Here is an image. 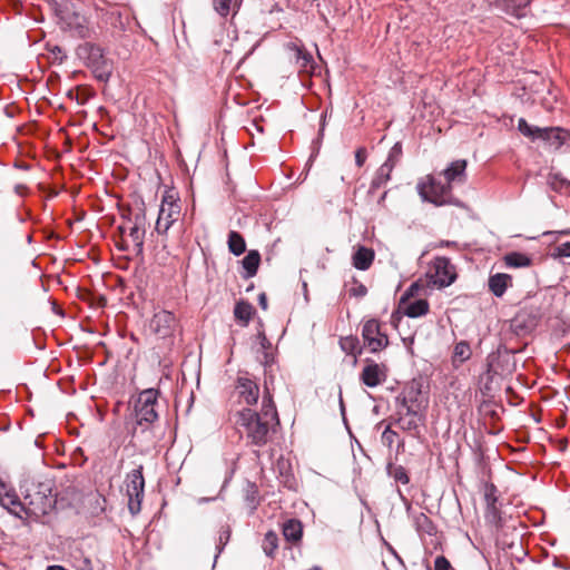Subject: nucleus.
I'll list each match as a JSON object with an SVG mask.
<instances>
[{
  "instance_id": "nucleus-1",
  "label": "nucleus",
  "mask_w": 570,
  "mask_h": 570,
  "mask_svg": "<svg viewBox=\"0 0 570 570\" xmlns=\"http://www.w3.org/2000/svg\"><path fill=\"white\" fill-rule=\"evenodd\" d=\"M235 425L245 435L246 444L263 448L279 426V417L272 395H263L259 411L244 407L235 413Z\"/></svg>"
},
{
  "instance_id": "nucleus-2",
  "label": "nucleus",
  "mask_w": 570,
  "mask_h": 570,
  "mask_svg": "<svg viewBox=\"0 0 570 570\" xmlns=\"http://www.w3.org/2000/svg\"><path fill=\"white\" fill-rule=\"evenodd\" d=\"M58 505L62 509L66 507L63 499H58L52 480L31 482L23 493L21 505L23 514L17 513V518L29 528L32 523L49 524V515L56 511Z\"/></svg>"
},
{
  "instance_id": "nucleus-3",
  "label": "nucleus",
  "mask_w": 570,
  "mask_h": 570,
  "mask_svg": "<svg viewBox=\"0 0 570 570\" xmlns=\"http://www.w3.org/2000/svg\"><path fill=\"white\" fill-rule=\"evenodd\" d=\"M76 56L89 68L94 77L101 82H107L112 73V62L106 57L105 50L90 41L77 46Z\"/></svg>"
},
{
  "instance_id": "nucleus-4",
  "label": "nucleus",
  "mask_w": 570,
  "mask_h": 570,
  "mask_svg": "<svg viewBox=\"0 0 570 570\" xmlns=\"http://www.w3.org/2000/svg\"><path fill=\"white\" fill-rule=\"evenodd\" d=\"M56 13L61 24V28L68 30L72 36L88 39L92 35V30L89 27L88 19L73 10V4L70 0H61L57 3Z\"/></svg>"
},
{
  "instance_id": "nucleus-5",
  "label": "nucleus",
  "mask_w": 570,
  "mask_h": 570,
  "mask_svg": "<svg viewBox=\"0 0 570 570\" xmlns=\"http://www.w3.org/2000/svg\"><path fill=\"white\" fill-rule=\"evenodd\" d=\"M180 215L181 204L178 193L174 188L165 190L155 226L157 234L166 235Z\"/></svg>"
},
{
  "instance_id": "nucleus-6",
  "label": "nucleus",
  "mask_w": 570,
  "mask_h": 570,
  "mask_svg": "<svg viewBox=\"0 0 570 570\" xmlns=\"http://www.w3.org/2000/svg\"><path fill=\"white\" fill-rule=\"evenodd\" d=\"M160 392L157 389H146L141 391L134 404V413L136 417V425L147 426L158 421V396Z\"/></svg>"
},
{
  "instance_id": "nucleus-7",
  "label": "nucleus",
  "mask_w": 570,
  "mask_h": 570,
  "mask_svg": "<svg viewBox=\"0 0 570 570\" xmlns=\"http://www.w3.org/2000/svg\"><path fill=\"white\" fill-rule=\"evenodd\" d=\"M417 193L424 202L435 206L452 204V186L428 175L417 184Z\"/></svg>"
},
{
  "instance_id": "nucleus-8",
  "label": "nucleus",
  "mask_w": 570,
  "mask_h": 570,
  "mask_svg": "<svg viewBox=\"0 0 570 570\" xmlns=\"http://www.w3.org/2000/svg\"><path fill=\"white\" fill-rule=\"evenodd\" d=\"M391 420V424H396L412 438L422 441L421 428L425 425L426 411L396 405L395 414Z\"/></svg>"
},
{
  "instance_id": "nucleus-9",
  "label": "nucleus",
  "mask_w": 570,
  "mask_h": 570,
  "mask_svg": "<svg viewBox=\"0 0 570 570\" xmlns=\"http://www.w3.org/2000/svg\"><path fill=\"white\" fill-rule=\"evenodd\" d=\"M543 315L544 312L540 305L527 304L511 320L510 327L517 336H525L537 328Z\"/></svg>"
},
{
  "instance_id": "nucleus-10",
  "label": "nucleus",
  "mask_w": 570,
  "mask_h": 570,
  "mask_svg": "<svg viewBox=\"0 0 570 570\" xmlns=\"http://www.w3.org/2000/svg\"><path fill=\"white\" fill-rule=\"evenodd\" d=\"M362 338L364 346L367 347L371 353H380L390 345L385 324L377 318H370L363 322Z\"/></svg>"
},
{
  "instance_id": "nucleus-11",
  "label": "nucleus",
  "mask_w": 570,
  "mask_h": 570,
  "mask_svg": "<svg viewBox=\"0 0 570 570\" xmlns=\"http://www.w3.org/2000/svg\"><path fill=\"white\" fill-rule=\"evenodd\" d=\"M483 498L485 502L484 519L488 525L493 527L497 531L501 530L504 525L502 511L498 507L499 490L492 482H484Z\"/></svg>"
},
{
  "instance_id": "nucleus-12",
  "label": "nucleus",
  "mask_w": 570,
  "mask_h": 570,
  "mask_svg": "<svg viewBox=\"0 0 570 570\" xmlns=\"http://www.w3.org/2000/svg\"><path fill=\"white\" fill-rule=\"evenodd\" d=\"M426 276L433 285L446 287L455 281L456 272L450 258L439 256L433 259Z\"/></svg>"
},
{
  "instance_id": "nucleus-13",
  "label": "nucleus",
  "mask_w": 570,
  "mask_h": 570,
  "mask_svg": "<svg viewBox=\"0 0 570 570\" xmlns=\"http://www.w3.org/2000/svg\"><path fill=\"white\" fill-rule=\"evenodd\" d=\"M395 405L426 411L428 399L423 396L422 383L417 380L409 382L395 397Z\"/></svg>"
},
{
  "instance_id": "nucleus-14",
  "label": "nucleus",
  "mask_w": 570,
  "mask_h": 570,
  "mask_svg": "<svg viewBox=\"0 0 570 570\" xmlns=\"http://www.w3.org/2000/svg\"><path fill=\"white\" fill-rule=\"evenodd\" d=\"M235 391L240 401L248 407L257 404L259 399V385L248 372H239L235 380Z\"/></svg>"
},
{
  "instance_id": "nucleus-15",
  "label": "nucleus",
  "mask_w": 570,
  "mask_h": 570,
  "mask_svg": "<svg viewBox=\"0 0 570 570\" xmlns=\"http://www.w3.org/2000/svg\"><path fill=\"white\" fill-rule=\"evenodd\" d=\"M150 330L160 338L170 337L178 326L175 314L167 309H161L154 314L150 320Z\"/></svg>"
},
{
  "instance_id": "nucleus-16",
  "label": "nucleus",
  "mask_w": 570,
  "mask_h": 570,
  "mask_svg": "<svg viewBox=\"0 0 570 570\" xmlns=\"http://www.w3.org/2000/svg\"><path fill=\"white\" fill-rule=\"evenodd\" d=\"M366 366L360 375L361 382L367 387H375L386 380V367L384 364H377L367 358Z\"/></svg>"
},
{
  "instance_id": "nucleus-17",
  "label": "nucleus",
  "mask_w": 570,
  "mask_h": 570,
  "mask_svg": "<svg viewBox=\"0 0 570 570\" xmlns=\"http://www.w3.org/2000/svg\"><path fill=\"white\" fill-rule=\"evenodd\" d=\"M531 0H495L494 6L502 10L504 13L522 19L527 16V8L530 6Z\"/></svg>"
},
{
  "instance_id": "nucleus-18",
  "label": "nucleus",
  "mask_w": 570,
  "mask_h": 570,
  "mask_svg": "<svg viewBox=\"0 0 570 570\" xmlns=\"http://www.w3.org/2000/svg\"><path fill=\"white\" fill-rule=\"evenodd\" d=\"M375 259V252L371 247L357 245L352 255V265L358 271H367Z\"/></svg>"
},
{
  "instance_id": "nucleus-19",
  "label": "nucleus",
  "mask_w": 570,
  "mask_h": 570,
  "mask_svg": "<svg viewBox=\"0 0 570 570\" xmlns=\"http://www.w3.org/2000/svg\"><path fill=\"white\" fill-rule=\"evenodd\" d=\"M466 166L465 159H458L452 161L443 171L445 183L452 186L453 183H464L466 180Z\"/></svg>"
},
{
  "instance_id": "nucleus-20",
  "label": "nucleus",
  "mask_w": 570,
  "mask_h": 570,
  "mask_svg": "<svg viewBox=\"0 0 570 570\" xmlns=\"http://www.w3.org/2000/svg\"><path fill=\"white\" fill-rule=\"evenodd\" d=\"M570 134L561 127H543V134L540 141L549 147L559 149L566 144Z\"/></svg>"
},
{
  "instance_id": "nucleus-21",
  "label": "nucleus",
  "mask_w": 570,
  "mask_h": 570,
  "mask_svg": "<svg viewBox=\"0 0 570 570\" xmlns=\"http://www.w3.org/2000/svg\"><path fill=\"white\" fill-rule=\"evenodd\" d=\"M126 493L145 492L144 466L140 464L126 475Z\"/></svg>"
},
{
  "instance_id": "nucleus-22",
  "label": "nucleus",
  "mask_w": 570,
  "mask_h": 570,
  "mask_svg": "<svg viewBox=\"0 0 570 570\" xmlns=\"http://www.w3.org/2000/svg\"><path fill=\"white\" fill-rule=\"evenodd\" d=\"M511 285L512 276L509 274L498 273L489 277V289L497 297H501Z\"/></svg>"
},
{
  "instance_id": "nucleus-23",
  "label": "nucleus",
  "mask_w": 570,
  "mask_h": 570,
  "mask_svg": "<svg viewBox=\"0 0 570 570\" xmlns=\"http://www.w3.org/2000/svg\"><path fill=\"white\" fill-rule=\"evenodd\" d=\"M261 264V254L256 249H252L247 253V255L242 259V265L244 268L243 278L248 279L254 277L257 274L258 267Z\"/></svg>"
},
{
  "instance_id": "nucleus-24",
  "label": "nucleus",
  "mask_w": 570,
  "mask_h": 570,
  "mask_svg": "<svg viewBox=\"0 0 570 570\" xmlns=\"http://www.w3.org/2000/svg\"><path fill=\"white\" fill-rule=\"evenodd\" d=\"M392 171L393 169H391L390 165L382 164L371 180L368 195H374L381 187L386 185L391 179Z\"/></svg>"
},
{
  "instance_id": "nucleus-25",
  "label": "nucleus",
  "mask_w": 570,
  "mask_h": 570,
  "mask_svg": "<svg viewBox=\"0 0 570 570\" xmlns=\"http://www.w3.org/2000/svg\"><path fill=\"white\" fill-rule=\"evenodd\" d=\"M255 314L254 306L247 301H239L235 304L234 316L242 323V326H247Z\"/></svg>"
},
{
  "instance_id": "nucleus-26",
  "label": "nucleus",
  "mask_w": 570,
  "mask_h": 570,
  "mask_svg": "<svg viewBox=\"0 0 570 570\" xmlns=\"http://www.w3.org/2000/svg\"><path fill=\"white\" fill-rule=\"evenodd\" d=\"M283 535L289 542H297L303 535L302 522L297 519H289L283 524Z\"/></svg>"
},
{
  "instance_id": "nucleus-27",
  "label": "nucleus",
  "mask_w": 570,
  "mask_h": 570,
  "mask_svg": "<svg viewBox=\"0 0 570 570\" xmlns=\"http://www.w3.org/2000/svg\"><path fill=\"white\" fill-rule=\"evenodd\" d=\"M0 504L14 517H17V513L23 514V511H21L22 501L12 489L4 492Z\"/></svg>"
},
{
  "instance_id": "nucleus-28",
  "label": "nucleus",
  "mask_w": 570,
  "mask_h": 570,
  "mask_svg": "<svg viewBox=\"0 0 570 570\" xmlns=\"http://www.w3.org/2000/svg\"><path fill=\"white\" fill-rule=\"evenodd\" d=\"M518 130L532 142L540 141L543 134V127L531 125L524 118L518 120Z\"/></svg>"
},
{
  "instance_id": "nucleus-29",
  "label": "nucleus",
  "mask_w": 570,
  "mask_h": 570,
  "mask_svg": "<svg viewBox=\"0 0 570 570\" xmlns=\"http://www.w3.org/2000/svg\"><path fill=\"white\" fill-rule=\"evenodd\" d=\"M518 130L532 142L540 141L543 134V127L531 125L524 118L518 120Z\"/></svg>"
},
{
  "instance_id": "nucleus-30",
  "label": "nucleus",
  "mask_w": 570,
  "mask_h": 570,
  "mask_svg": "<svg viewBox=\"0 0 570 570\" xmlns=\"http://www.w3.org/2000/svg\"><path fill=\"white\" fill-rule=\"evenodd\" d=\"M504 263L513 268L529 267L532 265V258L524 253L511 252L504 256Z\"/></svg>"
},
{
  "instance_id": "nucleus-31",
  "label": "nucleus",
  "mask_w": 570,
  "mask_h": 570,
  "mask_svg": "<svg viewBox=\"0 0 570 570\" xmlns=\"http://www.w3.org/2000/svg\"><path fill=\"white\" fill-rule=\"evenodd\" d=\"M228 249L235 256H239L246 250V242L243 235L236 230L228 233L227 239Z\"/></svg>"
},
{
  "instance_id": "nucleus-32",
  "label": "nucleus",
  "mask_w": 570,
  "mask_h": 570,
  "mask_svg": "<svg viewBox=\"0 0 570 570\" xmlns=\"http://www.w3.org/2000/svg\"><path fill=\"white\" fill-rule=\"evenodd\" d=\"M430 309V304L426 299L420 298L414 302H411L407 304V306L404 309V314L407 317L416 318L423 315H426Z\"/></svg>"
},
{
  "instance_id": "nucleus-33",
  "label": "nucleus",
  "mask_w": 570,
  "mask_h": 570,
  "mask_svg": "<svg viewBox=\"0 0 570 570\" xmlns=\"http://www.w3.org/2000/svg\"><path fill=\"white\" fill-rule=\"evenodd\" d=\"M472 355L470 344L466 341H460L455 344L452 355V362L456 366L468 361Z\"/></svg>"
},
{
  "instance_id": "nucleus-34",
  "label": "nucleus",
  "mask_w": 570,
  "mask_h": 570,
  "mask_svg": "<svg viewBox=\"0 0 570 570\" xmlns=\"http://www.w3.org/2000/svg\"><path fill=\"white\" fill-rule=\"evenodd\" d=\"M386 473L390 478H392L395 482L407 484L410 482V476L407 470L402 465H396L394 463H387Z\"/></svg>"
},
{
  "instance_id": "nucleus-35",
  "label": "nucleus",
  "mask_w": 570,
  "mask_h": 570,
  "mask_svg": "<svg viewBox=\"0 0 570 570\" xmlns=\"http://www.w3.org/2000/svg\"><path fill=\"white\" fill-rule=\"evenodd\" d=\"M242 0H213L214 10L222 17L226 18L232 9H238Z\"/></svg>"
},
{
  "instance_id": "nucleus-36",
  "label": "nucleus",
  "mask_w": 570,
  "mask_h": 570,
  "mask_svg": "<svg viewBox=\"0 0 570 570\" xmlns=\"http://www.w3.org/2000/svg\"><path fill=\"white\" fill-rule=\"evenodd\" d=\"M340 346L343 352L350 355H360L362 348L360 347V341L356 336L350 335L340 338Z\"/></svg>"
},
{
  "instance_id": "nucleus-37",
  "label": "nucleus",
  "mask_w": 570,
  "mask_h": 570,
  "mask_svg": "<svg viewBox=\"0 0 570 570\" xmlns=\"http://www.w3.org/2000/svg\"><path fill=\"white\" fill-rule=\"evenodd\" d=\"M245 501L252 511L256 510L259 505L261 498L258 487L254 482H248L245 490Z\"/></svg>"
},
{
  "instance_id": "nucleus-38",
  "label": "nucleus",
  "mask_w": 570,
  "mask_h": 570,
  "mask_svg": "<svg viewBox=\"0 0 570 570\" xmlns=\"http://www.w3.org/2000/svg\"><path fill=\"white\" fill-rule=\"evenodd\" d=\"M232 535V527L228 523H225L219 529L218 540L216 542V556L215 561L218 556L224 551L226 544L229 542Z\"/></svg>"
},
{
  "instance_id": "nucleus-39",
  "label": "nucleus",
  "mask_w": 570,
  "mask_h": 570,
  "mask_svg": "<svg viewBox=\"0 0 570 570\" xmlns=\"http://www.w3.org/2000/svg\"><path fill=\"white\" fill-rule=\"evenodd\" d=\"M145 232V227L135 224L129 228V236L132 239L138 254L142 253L144 249Z\"/></svg>"
},
{
  "instance_id": "nucleus-40",
  "label": "nucleus",
  "mask_w": 570,
  "mask_h": 570,
  "mask_svg": "<svg viewBox=\"0 0 570 570\" xmlns=\"http://www.w3.org/2000/svg\"><path fill=\"white\" fill-rule=\"evenodd\" d=\"M415 525L419 531L425 532L430 535L434 534L436 531L432 520L423 512L415 517Z\"/></svg>"
},
{
  "instance_id": "nucleus-41",
  "label": "nucleus",
  "mask_w": 570,
  "mask_h": 570,
  "mask_svg": "<svg viewBox=\"0 0 570 570\" xmlns=\"http://www.w3.org/2000/svg\"><path fill=\"white\" fill-rule=\"evenodd\" d=\"M278 547V537L274 531H268L263 540V550L267 557H273Z\"/></svg>"
},
{
  "instance_id": "nucleus-42",
  "label": "nucleus",
  "mask_w": 570,
  "mask_h": 570,
  "mask_svg": "<svg viewBox=\"0 0 570 570\" xmlns=\"http://www.w3.org/2000/svg\"><path fill=\"white\" fill-rule=\"evenodd\" d=\"M402 154H403L402 142L397 141L390 149L387 158L383 163V165H390L391 169H394V167L399 164V161L402 157Z\"/></svg>"
},
{
  "instance_id": "nucleus-43",
  "label": "nucleus",
  "mask_w": 570,
  "mask_h": 570,
  "mask_svg": "<svg viewBox=\"0 0 570 570\" xmlns=\"http://www.w3.org/2000/svg\"><path fill=\"white\" fill-rule=\"evenodd\" d=\"M146 206L145 202L140 199L136 203L135 209H132V223L138 226H146Z\"/></svg>"
},
{
  "instance_id": "nucleus-44",
  "label": "nucleus",
  "mask_w": 570,
  "mask_h": 570,
  "mask_svg": "<svg viewBox=\"0 0 570 570\" xmlns=\"http://www.w3.org/2000/svg\"><path fill=\"white\" fill-rule=\"evenodd\" d=\"M144 494L145 492L127 493L128 509L132 515H136L140 512Z\"/></svg>"
},
{
  "instance_id": "nucleus-45",
  "label": "nucleus",
  "mask_w": 570,
  "mask_h": 570,
  "mask_svg": "<svg viewBox=\"0 0 570 570\" xmlns=\"http://www.w3.org/2000/svg\"><path fill=\"white\" fill-rule=\"evenodd\" d=\"M422 285L419 282L412 283L401 296L400 303H405L411 297H414L421 291Z\"/></svg>"
},
{
  "instance_id": "nucleus-46",
  "label": "nucleus",
  "mask_w": 570,
  "mask_h": 570,
  "mask_svg": "<svg viewBox=\"0 0 570 570\" xmlns=\"http://www.w3.org/2000/svg\"><path fill=\"white\" fill-rule=\"evenodd\" d=\"M396 436H397V433L391 429V424H390L383 431L381 440L384 445H386L387 448H392Z\"/></svg>"
},
{
  "instance_id": "nucleus-47",
  "label": "nucleus",
  "mask_w": 570,
  "mask_h": 570,
  "mask_svg": "<svg viewBox=\"0 0 570 570\" xmlns=\"http://www.w3.org/2000/svg\"><path fill=\"white\" fill-rule=\"evenodd\" d=\"M551 255L554 258L570 257V242L556 246Z\"/></svg>"
},
{
  "instance_id": "nucleus-48",
  "label": "nucleus",
  "mask_w": 570,
  "mask_h": 570,
  "mask_svg": "<svg viewBox=\"0 0 570 570\" xmlns=\"http://www.w3.org/2000/svg\"><path fill=\"white\" fill-rule=\"evenodd\" d=\"M354 287L350 288L348 293L354 297H364L367 294V287L360 283L355 277L353 278Z\"/></svg>"
},
{
  "instance_id": "nucleus-49",
  "label": "nucleus",
  "mask_w": 570,
  "mask_h": 570,
  "mask_svg": "<svg viewBox=\"0 0 570 570\" xmlns=\"http://www.w3.org/2000/svg\"><path fill=\"white\" fill-rule=\"evenodd\" d=\"M434 570H455L444 556H438L434 560Z\"/></svg>"
},
{
  "instance_id": "nucleus-50",
  "label": "nucleus",
  "mask_w": 570,
  "mask_h": 570,
  "mask_svg": "<svg viewBox=\"0 0 570 570\" xmlns=\"http://www.w3.org/2000/svg\"><path fill=\"white\" fill-rule=\"evenodd\" d=\"M367 158V151L365 147H360L355 151V164L357 167H363Z\"/></svg>"
},
{
  "instance_id": "nucleus-51",
  "label": "nucleus",
  "mask_w": 570,
  "mask_h": 570,
  "mask_svg": "<svg viewBox=\"0 0 570 570\" xmlns=\"http://www.w3.org/2000/svg\"><path fill=\"white\" fill-rule=\"evenodd\" d=\"M49 51L53 55L55 59L59 60L60 63L67 59V55L60 46H53Z\"/></svg>"
},
{
  "instance_id": "nucleus-52",
  "label": "nucleus",
  "mask_w": 570,
  "mask_h": 570,
  "mask_svg": "<svg viewBox=\"0 0 570 570\" xmlns=\"http://www.w3.org/2000/svg\"><path fill=\"white\" fill-rule=\"evenodd\" d=\"M257 338L259 340V344L263 351L272 350V343L267 338L264 331H259L257 334Z\"/></svg>"
},
{
  "instance_id": "nucleus-53",
  "label": "nucleus",
  "mask_w": 570,
  "mask_h": 570,
  "mask_svg": "<svg viewBox=\"0 0 570 570\" xmlns=\"http://www.w3.org/2000/svg\"><path fill=\"white\" fill-rule=\"evenodd\" d=\"M261 362L265 367H269L273 365V363L275 362V357L271 350L263 351V358Z\"/></svg>"
},
{
  "instance_id": "nucleus-54",
  "label": "nucleus",
  "mask_w": 570,
  "mask_h": 570,
  "mask_svg": "<svg viewBox=\"0 0 570 570\" xmlns=\"http://www.w3.org/2000/svg\"><path fill=\"white\" fill-rule=\"evenodd\" d=\"M77 570H95L92 561L89 558L78 560Z\"/></svg>"
},
{
  "instance_id": "nucleus-55",
  "label": "nucleus",
  "mask_w": 570,
  "mask_h": 570,
  "mask_svg": "<svg viewBox=\"0 0 570 570\" xmlns=\"http://www.w3.org/2000/svg\"><path fill=\"white\" fill-rule=\"evenodd\" d=\"M258 304L261 306L262 309L266 311L267 307H268V304H267V296L265 293H261L258 295Z\"/></svg>"
},
{
  "instance_id": "nucleus-56",
  "label": "nucleus",
  "mask_w": 570,
  "mask_h": 570,
  "mask_svg": "<svg viewBox=\"0 0 570 570\" xmlns=\"http://www.w3.org/2000/svg\"><path fill=\"white\" fill-rule=\"evenodd\" d=\"M121 218L128 222L132 219V209L130 207L124 208L121 210Z\"/></svg>"
},
{
  "instance_id": "nucleus-57",
  "label": "nucleus",
  "mask_w": 570,
  "mask_h": 570,
  "mask_svg": "<svg viewBox=\"0 0 570 570\" xmlns=\"http://www.w3.org/2000/svg\"><path fill=\"white\" fill-rule=\"evenodd\" d=\"M46 570H68V569L60 564H52V566H48Z\"/></svg>"
},
{
  "instance_id": "nucleus-58",
  "label": "nucleus",
  "mask_w": 570,
  "mask_h": 570,
  "mask_svg": "<svg viewBox=\"0 0 570 570\" xmlns=\"http://www.w3.org/2000/svg\"><path fill=\"white\" fill-rule=\"evenodd\" d=\"M340 409H341L342 415L344 416L345 415V404L343 401L342 392H340Z\"/></svg>"
},
{
  "instance_id": "nucleus-59",
  "label": "nucleus",
  "mask_w": 570,
  "mask_h": 570,
  "mask_svg": "<svg viewBox=\"0 0 570 570\" xmlns=\"http://www.w3.org/2000/svg\"><path fill=\"white\" fill-rule=\"evenodd\" d=\"M325 118H326V115L323 114L322 117H321V129H320V136L323 135V131H324V126H325Z\"/></svg>"
},
{
  "instance_id": "nucleus-60",
  "label": "nucleus",
  "mask_w": 570,
  "mask_h": 570,
  "mask_svg": "<svg viewBox=\"0 0 570 570\" xmlns=\"http://www.w3.org/2000/svg\"><path fill=\"white\" fill-rule=\"evenodd\" d=\"M386 195H387V191H384V193L381 195V197H380V199H379V203H382V202L385 199Z\"/></svg>"
},
{
  "instance_id": "nucleus-61",
  "label": "nucleus",
  "mask_w": 570,
  "mask_h": 570,
  "mask_svg": "<svg viewBox=\"0 0 570 570\" xmlns=\"http://www.w3.org/2000/svg\"><path fill=\"white\" fill-rule=\"evenodd\" d=\"M558 233L561 234V235H570V229L560 230Z\"/></svg>"
},
{
  "instance_id": "nucleus-62",
  "label": "nucleus",
  "mask_w": 570,
  "mask_h": 570,
  "mask_svg": "<svg viewBox=\"0 0 570 570\" xmlns=\"http://www.w3.org/2000/svg\"><path fill=\"white\" fill-rule=\"evenodd\" d=\"M118 248H119L120 250H127V248H128V247H127V245L121 244V245H119V246H118Z\"/></svg>"
},
{
  "instance_id": "nucleus-63",
  "label": "nucleus",
  "mask_w": 570,
  "mask_h": 570,
  "mask_svg": "<svg viewBox=\"0 0 570 570\" xmlns=\"http://www.w3.org/2000/svg\"><path fill=\"white\" fill-rule=\"evenodd\" d=\"M400 449L404 450V441H401V442L399 443V445H397V450H400Z\"/></svg>"
},
{
  "instance_id": "nucleus-64",
  "label": "nucleus",
  "mask_w": 570,
  "mask_h": 570,
  "mask_svg": "<svg viewBox=\"0 0 570 570\" xmlns=\"http://www.w3.org/2000/svg\"><path fill=\"white\" fill-rule=\"evenodd\" d=\"M396 320H400V317L396 316V313L392 314V322L394 323Z\"/></svg>"
}]
</instances>
